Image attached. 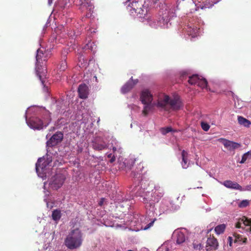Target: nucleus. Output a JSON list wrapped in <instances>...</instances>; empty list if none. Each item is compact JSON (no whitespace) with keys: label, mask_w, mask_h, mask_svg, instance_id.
Masks as SVG:
<instances>
[{"label":"nucleus","mask_w":251,"mask_h":251,"mask_svg":"<svg viewBox=\"0 0 251 251\" xmlns=\"http://www.w3.org/2000/svg\"><path fill=\"white\" fill-rule=\"evenodd\" d=\"M63 139V134L60 131L56 132L47 142L48 146L53 147L60 143Z\"/></svg>","instance_id":"nucleus-7"},{"label":"nucleus","mask_w":251,"mask_h":251,"mask_svg":"<svg viewBox=\"0 0 251 251\" xmlns=\"http://www.w3.org/2000/svg\"><path fill=\"white\" fill-rule=\"evenodd\" d=\"M65 177L61 174H56L51 177L49 182L50 187L54 190H57L64 183Z\"/></svg>","instance_id":"nucleus-6"},{"label":"nucleus","mask_w":251,"mask_h":251,"mask_svg":"<svg viewBox=\"0 0 251 251\" xmlns=\"http://www.w3.org/2000/svg\"><path fill=\"white\" fill-rule=\"evenodd\" d=\"M174 236L176 239V242L177 244H181L186 240L185 235L180 231H175L174 233Z\"/></svg>","instance_id":"nucleus-17"},{"label":"nucleus","mask_w":251,"mask_h":251,"mask_svg":"<svg viewBox=\"0 0 251 251\" xmlns=\"http://www.w3.org/2000/svg\"><path fill=\"white\" fill-rule=\"evenodd\" d=\"M36 73H37V75L39 76V79L41 80L42 84H44V81L42 80V76L40 74V72L38 69H37V70H36Z\"/></svg>","instance_id":"nucleus-38"},{"label":"nucleus","mask_w":251,"mask_h":251,"mask_svg":"<svg viewBox=\"0 0 251 251\" xmlns=\"http://www.w3.org/2000/svg\"><path fill=\"white\" fill-rule=\"evenodd\" d=\"M93 148L97 151H101L107 148L106 143L102 138L97 137L93 142Z\"/></svg>","instance_id":"nucleus-8"},{"label":"nucleus","mask_w":251,"mask_h":251,"mask_svg":"<svg viewBox=\"0 0 251 251\" xmlns=\"http://www.w3.org/2000/svg\"><path fill=\"white\" fill-rule=\"evenodd\" d=\"M116 251H118V250H117Z\"/></svg>","instance_id":"nucleus-47"},{"label":"nucleus","mask_w":251,"mask_h":251,"mask_svg":"<svg viewBox=\"0 0 251 251\" xmlns=\"http://www.w3.org/2000/svg\"><path fill=\"white\" fill-rule=\"evenodd\" d=\"M181 157L182 159L181 163L182 167L183 169H186L188 167L187 152L183 150L181 152Z\"/></svg>","instance_id":"nucleus-18"},{"label":"nucleus","mask_w":251,"mask_h":251,"mask_svg":"<svg viewBox=\"0 0 251 251\" xmlns=\"http://www.w3.org/2000/svg\"><path fill=\"white\" fill-rule=\"evenodd\" d=\"M156 220V219H154L152 221H151L149 224H148L145 227L144 229H147L152 226Z\"/></svg>","instance_id":"nucleus-36"},{"label":"nucleus","mask_w":251,"mask_h":251,"mask_svg":"<svg viewBox=\"0 0 251 251\" xmlns=\"http://www.w3.org/2000/svg\"><path fill=\"white\" fill-rule=\"evenodd\" d=\"M78 93L79 97L81 99L87 98L88 94L87 86L85 84L79 85L78 88Z\"/></svg>","instance_id":"nucleus-15"},{"label":"nucleus","mask_w":251,"mask_h":251,"mask_svg":"<svg viewBox=\"0 0 251 251\" xmlns=\"http://www.w3.org/2000/svg\"><path fill=\"white\" fill-rule=\"evenodd\" d=\"M51 216L54 221H57L59 220L61 217L60 210L58 209L54 210L52 212Z\"/></svg>","instance_id":"nucleus-22"},{"label":"nucleus","mask_w":251,"mask_h":251,"mask_svg":"<svg viewBox=\"0 0 251 251\" xmlns=\"http://www.w3.org/2000/svg\"><path fill=\"white\" fill-rule=\"evenodd\" d=\"M81 5L84 6L89 7L90 9H91L93 6V5L90 0H85L84 1H82Z\"/></svg>","instance_id":"nucleus-30"},{"label":"nucleus","mask_w":251,"mask_h":251,"mask_svg":"<svg viewBox=\"0 0 251 251\" xmlns=\"http://www.w3.org/2000/svg\"><path fill=\"white\" fill-rule=\"evenodd\" d=\"M242 222H241V219L236 224L235 226L236 228H239L241 227V224Z\"/></svg>","instance_id":"nucleus-39"},{"label":"nucleus","mask_w":251,"mask_h":251,"mask_svg":"<svg viewBox=\"0 0 251 251\" xmlns=\"http://www.w3.org/2000/svg\"><path fill=\"white\" fill-rule=\"evenodd\" d=\"M131 4V14L136 15L143 21L152 20L150 8L144 0H135Z\"/></svg>","instance_id":"nucleus-1"},{"label":"nucleus","mask_w":251,"mask_h":251,"mask_svg":"<svg viewBox=\"0 0 251 251\" xmlns=\"http://www.w3.org/2000/svg\"><path fill=\"white\" fill-rule=\"evenodd\" d=\"M102 204V201H100V203H99V205H101Z\"/></svg>","instance_id":"nucleus-44"},{"label":"nucleus","mask_w":251,"mask_h":251,"mask_svg":"<svg viewBox=\"0 0 251 251\" xmlns=\"http://www.w3.org/2000/svg\"><path fill=\"white\" fill-rule=\"evenodd\" d=\"M127 251H133L129 250H128Z\"/></svg>","instance_id":"nucleus-46"},{"label":"nucleus","mask_w":251,"mask_h":251,"mask_svg":"<svg viewBox=\"0 0 251 251\" xmlns=\"http://www.w3.org/2000/svg\"><path fill=\"white\" fill-rule=\"evenodd\" d=\"M138 82V80L133 79L131 77L130 79L121 88V92L123 94H126L129 92L133 87Z\"/></svg>","instance_id":"nucleus-11"},{"label":"nucleus","mask_w":251,"mask_h":251,"mask_svg":"<svg viewBox=\"0 0 251 251\" xmlns=\"http://www.w3.org/2000/svg\"><path fill=\"white\" fill-rule=\"evenodd\" d=\"M225 228L226 225L225 224H221L215 227V231L217 234H220L224 232Z\"/></svg>","instance_id":"nucleus-25"},{"label":"nucleus","mask_w":251,"mask_h":251,"mask_svg":"<svg viewBox=\"0 0 251 251\" xmlns=\"http://www.w3.org/2000/svg\"><path fill=\"white\" fill-rule=\"evenodd\" d=\"M115 161V155H113L112 157L111 158L110 160V163H113Z\"/></svg>","instance_id":"nucleus-42"},{"label":"nucleus","mask_w":251,"mask_h":251,"mask_svg":"<svg viewBox=\"0 0 251 251\" xmlns=\"http://www.w3.org/2000/svg\"><path fill=\"white\" fill-rule=\"evenodd\" d=\"M50 121V120L43 122L38 117H32L26 119V123L31 128L41 129L44 126L46 127L49 124Z\"/></svg>","instance_id":"nucleus-5"},{"label":"nucleus","mask_w":251,"mask_h":251,"mask_svg":"<svg viewBox=\"0 0 251 251\" xmlns=\"http://www.w3.org/2000/svg\"><path fill=\"white\" fill-rule=\"evenodd\" d=\"M218 243L217 240L214 237H210L207 240L206 250L209 251L211 250H216L218 249Z\"/></svg>","instance_id":"nucleus-12"},{"label":"nucleus","mask_w":251,"mask_h":251,"mask_svg":"<svg viewBox=\"0 0 251 251\" xmlns=\"http://www.w3.org/2000/svg\"><path fill=\"white\" fill-rule=\"evenodd\" d=\"M249 201L247 200H243L240 202L238 204V206L240 208H245L249 205Z\"/></svg>","instance_id":"nucleus-28"},{"label":"nucleus","mask_w":251,"mask_h":251,"mask_svg":"<svg viewBox=\"0 0 251 251\" xmlns=\"http://www.w3.org/2000/svg\"><path fill=\"white\" fill-rule=\"evenodd\" d=\"M226 187L229 189L238 190H241V186L236 182L232 181L230 180H226L223 182L222 183Z\"/></svg>","instance_id":"nucleus-14"},{"label":"nucleus","mask_w":251,"mask_h":251,"mask_svg":"<svg viewBox=\"0 0 251 251\" xmlns=\"http://www.w3.org/2000/svg\"><path fill=\"white\" fill-rule=\"evenodd\" d=\"M121 148L118 145H117L116 146L113 147L112 150L113 152L116 154V152L117 151L119 152L121 151Z\"/></svg>","instance_id":"nucleus-34"},{"label":"nucleus","mask_w":251,"mask_h":251,"mask_svg":"<svg viewBox=\"0 0 251 251\" xmlns=\"http://www.w3.org/2000/svg\"><path fill=\"white\" fill-rule=\"evenodd\" d=\"M163 189L158 185L154 187V192L151 197H147L143 198V202L146 204V207L150 209L153 208L155 203L158 202L164 195Z\"/></svg>","instance_id":"nucleus-4"},{"label":"nucleus","mask_w":251,"mask_h":251,"mask_svg":"<svg viewBox=\"0 0 251 251\" xmlns=\"http://www.w3.org/2000/svg\"><path fill=\"white\" fill-rule=\"evenodd\" d=\"M238 122L240 125H242L246 127H250L251 124L249 120L241 116H238Z\"/></svg>","instance_id":"nucleus-19"},{"label":"nucleus","mask_w":251,"mask_h":251,"mask_svg":"<svg viewBox=\"0 0 251 251\" xmlns=\"http://www.w3.org/2000/svg\"><path fill=\"white\" fill-rule=\"evenodd\" d=\"M249 151L250 152V155L251 156V151Z\"/></svg>","instance_id":"nucleus-45"},{"label":"nucleus","mask_w":251,"mask_h":251,"mask_svg":"<svg viewBox=\"0 0 251 251\" xmlns=\"http://www.w3.org/2000/svg\"><path fill=\"white\" fill-rule=\"evenodd\" d=\"M241 222L244 224L245 226H250V231H251V220L248 219L247 217L243 216L241 219Z\"/></svg>","instance_id":"nucleus-27"},{"label":"nucleus","mask_w":251,"mask_h":251,"mask_svg":"<svg viewBox=\"0 0 251 251\" xmlns=\"http://www.w3.org/2000/svg\"><path fill=\"white\" fill-rule=\"evenodd\" d=\"M249 155H250V151H248V152L244 153L242 156V159L240 161V163L241 164L244 163L246 162V161L247 160V159H248Z\"/></svg>","instance_id":"nucleus-33"},{"label":"nucleus","mask_w":251,"mask_h":251,"mask_svg":"<svg viewBox=\"0 0 251 251\" xmlns=\"http://www.w3.org/2000/svg\"><path fill=\"white\" fill-rule=\"evenodd\" d=\"M67 68V64L65 59V56L64 57V60H62L59 64V69L61 71H64Z\"/></svg>","instance_id":"nucleus-26"},{"label":"nucleus","mask_w":251,"mask_h":251,"mask_svg":"<svg viewBox=\"0 0 251 251\" xmlns=\"http://www.w3.org/2000/svg\"><path fill=\"white\" fill-rule=\"evenodd\" d=\"M234 236L235 243H239V244H242V243H245L247 242V239L241 235L234 233Z\"/></svg>","instance_id":"nucleus-20"},{"label":"nucleus","mask_w":251,"mask_h":251,"mask_svg":"<svg viewBox=\"0 0 251 251\" xmlns=\"http://www.w3.org/2000/svg\"><path fill=\"white\" fill-rule=\"evenodd\" d=\"M173 131V129L171 127H162L160 129V131L163 135H165L167 133Z\"/></svg>","instance_id":"nucleus-29"},{"label":"nucleus","mask_w":251,"mask_h":251,"mask_svg":"<svg viewBox=\"0 0 251 251\" xmlns=\"http://www.w3.org/2000/svg\"><path fill=\"white\" fill-rule=\"evenodd\" d=\"M201 125L202 129L205 131H207L210 128V126L204 122H201Z\"/></svg>","instance_id":"nucleus-32"},{"label":"nucleus","mask_w":251,"mask_h":251,"mask_svg":"<svg viewBox=\"0 0 251 251\" xmlns=\"http://www.w3.org/2000/svg\"><path fill=\"white\" fill-rule=\"evenodd\" d=\"M156 106L165 111H177L181 109L183 105L180 98L176 96L173 98L167 95H164L158 98Z\"/></svg>","instance_id":"nucleus-2"},{"label":"nucleus","mask_w":251,"mask_h":251,"mask_svg":"<svg viewBox=\"0 0 251 251\" xmlns=\"http://www.w3.org/2000/svg\"><path fill=\"white\" fill-rule=\"evenodd\" d=\"M140 99L143 104L149 103H151L153 96L149 90L145 89L141 92Z\"/></svg>","instance_id":"nucleus-9"},{"label":"nucleus","mask_w":251,"mask_h":251,"mask_svg":"<svg viewBox=\"0 0 251 251\" xmlns=\"http://www.w3.org/2000/svg\"><path fill=\"white\" fill-rule=\"evenodd\" d=\"M199 78L197 75H193L189 77L188 82L192 85L198 84Z\"/></svg>","instance_id":"nucleus-23"},{"label":"nucleus","mask_w":251,"mask_h":251,"mask_svg":"<svg viewBox=\"0 0 251 251\" xmlns=\"http://www.w3.org/2000/svg\"><path fill=\"white\" fill-rule=\"evenodd\" d=\"M193 248L195 250H200L202 248V246L201 243H198V242H194L193 243Z\"/></svg>","instance_id":"nucleus-31"},{"label":"nucleus","mask_w":251,"mask_h":251,"mask_svg":"<svg viewBox=\"0 0 251 251\" xmlns=\"http://www.w3.org/2000/svg\"><path fill=\"white\" fill-rule=\"evenodd\" d=\"M82 233L78 228L72 230L64 241L65 245L70 250L79 248L82 243Z\"/></svg>","instance_id":"nucleus-3"},{"label":"nucleus","mask_w":251,"mask_h":251,"mask_svg":"<svg viewBox=\"0 0 251 251\" xmlns=\"http://www.w3.org/2000/svg\"><path fill=\"white\" fill-rule=\"evenodd\" d=\"M228 240L229 241V245L230 246H232V237H228Z\"/></svg>","instance_id":"nucleus-41"},{"label":"nucleus","mask_w":251,"mask_h":251,"mask_svg":"<svg viewBox=\"0 0 251 251\" xmlns=\"http://www.w3.org/2000/svg\"><path fill=\"white\" fill-rule=\"evenodd\" d=\"M131 175L133 177H137L138 175H140V174L138 173L136 174L135 172H132Z\"/></svg>","instance_id":"nucleus-40"},{"label":"nucleus","mask_w":251,"mask_h":251,"mask_svg":"<svg viewBox=\"0 0 251 251\" xmlns=\"http://www.w3.org/2000/svg\"><path fill=\"white\" fill-rule=\"evenodd\" d=\"M112 156H113L112 154L111 153H110L107 155V157H108V158H111L112 157Z\"/></svg>","instance_id":"nucleus-43"},{"label":"nucleus","mask_w":251,"mask_h":251,"mask_svg":"<svg viewBox=\"0 0 251 251\" xmlns=\"http://www.w3.org/2000/svg\"><path fill=\"white\" fill-rule=\"evenodd\" d=\"M144 107L142 111V113L144 116H147L149 111H151L153 108V105L151 103L144 104Z\"/></svg>","instance_id":"nucleus-21"},{"label":"nucleus","mask_w":251,"mask_h":251,"mask_svg":"<svg viewBox=\"0 0 251 251\" xmlns=\"http://www.w3.org/2000/svg\"><path fill=\"white\" fill-rule=\"evenodd\" d=\"M197 85L202 89L206 88L207 86V81L205 78L200 77Z\"/></svg>","instance_id":"nucleus-24"},{"label":"nucleus","mask_w":251,"mask_h":251,"mask_svg":"<svg viewBox=\"0 0 251 251\" xmlns=\"http://www.w3.org/2000/svg\"><path fill=\"white\" fill-rule=\"evenodd\" d=\"M161 249L162 250V251H163V250L164 251H170L169 247L165 245L162 246Z\"/></svg>","instance_id":"nucleus-37"},{"label":"nucleus","mask_w":251,"mask_h":251,"mask_svg":"<svg viewBox=\"0 0 251 251\" xmlns=\"http://www.w3.org/2000/svg\"><path fill=\"white\" fill-rule=\"evenodd\" d=\"M48 165V162L47 161H45L44 159H38L37 162L36 164V170L38 175L41 172L43 174H45V172H44L45 169Z\"/></svg>","instance_id":"nucleus-13"},{"label":"nucleus","mask_w":251,"mask_h":251,"mask_svg":"<svg viewBox=\"0 0 251 251\" xmlns=\"http://www.w3.org/2000/svg\"><path fill=\"white\" fill-rule=\"evenodd\" d=\"M251 191V185H248L246 186L245 187H243L241 186V190H240V191Z\"/></svg>","instance_id":"nucleus-35"},{"label":"nucleus","mask_w":251,"mask_h":251,"mask_svg":"<svg viewBox=\"0 0 251 251\" xmlns=\"http://www.w3.org/2000/svg\"><path fill=\"white\" fill-rule=\"evenodd\" d=\"M220 140L222 141L225 148L230 151H234L235 149H238L241 147L240 144L233 141L224 138H221Z\"/></svg>","instance_id":"nucleus-10"},{"label":"nucleus","mask_w":251,"mask_h":251,"mask_svg":"<svg viewBox=\"0 0 251 251\" xmlns=\"http://www.w3.org/2000/svg\"><path fill=\"white\" fill-rule=\"evenodd\" d=\"M36 64L38 65L42 61H46L47 59V54L44 52V50L39 49L37 50Z\"/></svg>","instance_id":"nucleus-16"}]
</instances>
